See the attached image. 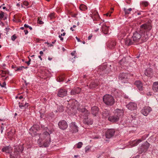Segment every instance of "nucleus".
Masks as SVG:
<instances>
[{"label":"nucleus","instance_id":"1","mask_svg":"<svg viewBox=\"0 0 158 158\" xmlns=\"http://www.w3.org/2000/svg\"><path fill=\"white\" fill-rule=\"evenodd\" d=\"M148 39L147 34L143 33L142 31L138 30L133 33L132 36L131 38L127 37L124 40L125 45L130 46L135 44V43H142L146 41Z\"/></svg>","mask_w":158,"mask_h":158},{"label":"nucleus","instance_id":"2","mask_svg":"<svg viewBox=\"0 0 158 158\" xmlns=\"http://www.w3.org/2000/svg\"><path fill=\"white\" fill-rule=\"evenodd\" d=\"M114 113L113 115L110 116L108 118V120L112 123L118 121L120 117L123 116V111L122 110L117 109L114 110Z\"/></svg>","mask_w":158,"mask_h":158},{"label":"nucleus","instance_id":"3","mask_svg":"<svg viewBox=\"0 0 158 158\" xmlns=\"http://www.w3.org/2000/svg\"><path fill=\"white\" fill-rule=\"evenodd\" d=\"M103 101L106 105L108 106H111L115 103L114 97L109 94H106L103 96Z\"/></svg>","mask_w":158,"mask_h":158},{"label":"nucleus","instance_id":"4","mask_svg":"<svg viewBox=\"0 0 158 158\" xmlns=\"http://www.w3.org/2000/svg\"><path fill=\"white\" fill-rule=\"evenodd\" d=\"M113 65H110V67L107 68L106 65L101 66L99 67V68L98 70V72L100 75H103L104 74H108L111 71V67Z\"/></svg>","mask_w":158,"mask_h":158},{"label":"nucleus","instance_id":"5","mask_svg":"<svg viewBox=\"0 0 158 158\" xmlns=\"http://www.w3.org/2000/svg\"><path fill=\"white\" fill-rule=\"evenodd\" d=\"M152 28V26L150 23H144L140 26V30L143 33H147V32L150 31Z\"/></svg>","mask_w":158,"mask_h":158},{"label":"nucleus","instance_id":"6","mask_svg":"<svg viewBox=\"0 0 158 158\" xmlns=\"http://www.w3.org/2000/svg\"><path fill=\"white\" fill-rule=\"evenodd\" d=\"M23 150V145H17L15 146L14 155L15 156H17L18 155L22 152Z\"/></svg>","mask_w":158,"mask_h":158},{"label":"nucleus","instance_id":"7","mask_svg":"<svg viewBox=\"0 0 158 158\" xmlns=\"http://www.w3.org/2000/svg\"><path fill=\"white\" fill-rule=\"evenodd\" d=\"M150 146V144L147 142H145L143 145H142L138 149L139 153L141 154L146 151Z\"/></svg>","mask_w":158,"mask_h":158},{"label":"nucleus","instance_id":"8","mask_svg":"<svg viewBox=\"0 0 158 158\" xmlns=\"http://www.w3.org/2000/svg\"><path fill=\"white\" fill-rule=\"evenodd\" d=\"M152 110V109L149 106L144 107L141 110V112L144 116H147Z\"/></svg>","mask_w":158,"mask_h":158},{"label":"nucleus","instance_id":"9","mask_svg":"<svg viewBox=\"0 0 158 158\" xmlns=\"http://www.w3.org/2000/svg\"><path fill=\"white\" fill-rule=\"evenodd\" d=\"M77 108V110L79 112L84 113L85 117H88V116L90 114V112L85 108H81V106L78 107Z\"/></svg>","mask_w":158,"mask_h":158},{"label":"nucleus","instance_id":"10","mask_svg":"<svg viewBox=\"0 0 158 158\" xmlns=\"http://www.w3.org/2000/svg\"><path fill=\"white\" fill-rule=\"evenodd\" d=\"M58 125L59 128L63 130L66 129L68 126L67 123L64 120H62L59 122Z\"/></svg>","mask_w":158,"mask_h":158},{"label":"nucleus","instance_id":"11","mask_svg":"<svg viewBox=\"0 0 158 158\" xmlns=\"http://www.w3.org/2000/svg\"><path fill=\"white\" fill-rule=\"evenodd\" d=\"M39 129V126L38 125H34L29 129V133L32 135H36L37 131Z\"/></svg>","mask_w":158,"mask_h":158},{"label":"nucleus","instance_id":"12","mask_svg":"<svg viewBox=\"0 0 158 158\" xmlns=\"http://www.w3.org/2000/svg\"><path fill=\"white\" fill-rule=\"evenodd\" d=\"M115 131L113 129L108 130L106 133V136L107 138L110 139L113 137Z\"/></svg>","mask_w":158,"mask_h":158},{"label":"nucleus","instance_id":"13","mask_svg":"<svg viewBox=\"0 0 158 158\" xmlns=\"http://www.w3.org/2000/svg\"><path fill=\"white\" fill-rule=\"evenodd\" d=\"M126 107L131 110H134L137 108V106L135 103L130 102L127 105Z\"/></svg>","mask_w":158,"mask_h":158},{"label":"nucleus","instance_id":"14","mask_svg":"<svg viewBox=\"0 0 158 158\" xmlns=\"http://www.w3.org/2000/svg\"><path fill=\"white\" fill-rule=\"evenodd\" d=\"M70 130L73 133H76L78 131V127L76 125L75 123H71V129Z\"/></svg>","mask_w":158,"mask_h":158},{"label":"nucleus","instance_id":"15","mask_svg":"<svg viewBox=\"0 0 158 158\" xmlns=\"http://www.w3.org/2000/svg\"><path fill=\"white\" fill-rule=\"evenodd\" d=\"M127 77L128 74H127L126 73H123L119 74L118 76V78L121 80H125V81H123L124 83H125V81H127Z\"/></svg>","mask_w":158,"mask_h":158},{"label":"nucleus","instance_id":"16","mask_svg":"<svg viewBox=\"0 0 158 158\" xmlns=\"http://www.w3.org/2000/svg\"><path fill=\"white\" fill-rule=\"evenodd\" d=\"M99 109L96 106H94L91 108V113L94 116L98 115V113Z\"/></svg>","mask_w":158,"mask_h":158},{"label":"nucleus","instance_id":"17","mask_svg":"<svg viewBox=\"0 0 158 158\" xmlns=\"http://www.w3.org/2000/svg\"><path fill=\"white\" fill-rule=\"evenodd\" d=\"M83 123L87 125H92L93 123V121L92 119L89 118L88 117H85L83 120Z\"/></svg>","mask_w":158,"mask_h":158},{"label":"nucleus","instance_id":"18","mask_svg":"<svg viewBox=\"0 0 158 158\" xmlns=\"http://www.w3.org/2000/svg\"><path fill=\"white\" fill-rule=\"evenodd\" d=\"M67 91L64 89H60L58 91L57 95L60 97L63 98L67 95Z\"/></svg>","mask_w":158,"mask_h":158},{"label":"nucleus","instance_id":"19","mask_svg":"<svg viewBox=\"0 0 158 158\" xmlns=\"http://www.w3.org/2000/svg\"><path fill=\"white\" fill-rule=\"evenodd\" d=\"M135 84L139 90L141 91L143 90V85L140 81L139 80L136 81L135 82Z\"/></svg>","mask_w":158,"mask_h":158},{"label":"nucleus","instance_id":"20","mask_svg":"<svg viewBox=\"0 0 158 158\" xmlns=\"http://www.w3.org/2000/svg\"><path fill=\"white\" fill-rule=\"evenodd\" d=\"M144 73L146 76L151 77L153 75L152 69L151 68H148L146 69Z\"/></svg>","mask_w":158,"mask_h":158},{"label":"nucleus","instance_id":"21","mask_svg":"<svg viewBox=\"0 0 158 158\" xmlns=\"http://www.w3.org/2000/svg\"><path fill=\"white\" fill-rule=\"evenodd\" d=\"M48 135L49 136V133L47 131L44 132V133H43L42 135L40 134V138L38 140V143L40 144H41L42 142L41 141L40 139H41L42 138V136H44V138H45L46 136Z\"/></svg>","mask_w":158,"mask_h":158},{"label":"nucleus","instance_id":"22","mask_svg":"<svg viewBox=\"0 0 158 158\" xmlns=\"http://www.w3.org/2000/svg\"><path fill=\"white\" fill-rule=\"evenodd\" d=\"M81 91V88L79 87H76L71 90V94L72 95H74L77 94H78L80 93Z\"/></svg>","mask_w":158,"mask_h":158},{"label":"nucleus","instance_id":"23","mask_svg":"<svg viewBox=\"0 0 158 158\" xmlns=\"http://www.w3.org/2000/svg\"><path fill=\"white\" fill-rule=\"evenodd\" d=\"M141 142V139H137L132 141L130 142V145L131 147H134L137 145L139 143Z\"/></svg>","mask_w":158,"mask_h":158},{"label":"nucleus","instance_id":"24","mask_svg":"<svg viewBox=\"0 0 158 158\" xmlns=\"http://www.w3.org/2000/svg\"><path fill=\"white\" fill-rule=\"evenodd\" d=\"M152 89L155 92H158V81L153 82L152 85Z\"/></svg>","mask_w":158,"mask_h":158},{"label":"nucleus","instance_id":"25","mask_svg":"<svg viewBox=\"0 0 158 158\" xmlns=\"http://www.w3.org/2000/svg\"><path fill=\"white\" fill-rule=\"evenodd\" d=\"M109 27L106 26V24H104L102 26V31L105 34L108 33Z\"/></svg>","mask_w":158,"mask_h":158},{"label":"nucleus","instance_id":"26","mask_svg":"<svg viewBox=\"0 0 158 158\" xmlns=\"http://www.w3.org/2000/svg\"><path fill=\"white\" fill-rule=\"evenodd\" d=\"M11 149V147L10 146H6L3 147L2 149V151L6 153H10Z\"/></svg>","mask_w":158,"mask_h":158},{"label":"nucleus","instance_id":"27","mask_svg":"<svg viewBox=\"0 0 158 158\" xmlns=\"http://www.w3.org/2000/svg\"><path fill=\"white\" fill-rule=\"evenodd\" d=\"M116 44V42L114 41H112L108 44V47L110 49H112L114 48Z\"/></svg>","mask_w":158,"mask_h":158},{"label":"nucleus","instance_id":"28","mask_svg":"<svg viewBox=\"0 0 158 158\" xmlns=\"http://www.w3.org/2000/svg\"><path fill=\"white\" fill-rule=\"evenodd\" d=\"M92 17V19L94 20H97L99 18V16L97 12H95L93 14Z\"/></svg>","mask_w":158,"mask_h":158},{"label":"nucleus","instance_id":"29","mask_svg":"<svg viewBox=\"0 0 158 158\" xmlns=\"http://www.w3.org/2000/svg\"><path fill=\"white\" fill-rule=\"evenodd\" d=\"M98 84L96 83L94 81H92L89 85V88L92 89L97 87Z\"/></svg>","mask_w":158,"mask_h":158},{"label":"nucleus","instance_id":"30","mask_svg":"<svg viewBox=\"0 0 158 158\" xmlns=\"http://www.w3.org/2000/svg\"><path fill=\"white\" fill-rule=\"evenodd\" d=\"M132 9L131 8H129L128 9H127L125 8H123V11L124 12L125 15H128L131 14V12L132 11Z\"/></svg>","mask_w":158,"mask_h":158},{"label":"nucleus","instance_id":"31","mask_svg":"<svg viewBox=\"0 0 158 158\" xmlns=\"http://www.w3.org/2000/svg\"><path fill=\"white\" fill-rule=\"evenodd\" d=\"M79 8L80 10L82 11H85L87 9L86 6L83 4H81L80 5Z\"/></svg>","mask_w":158,"mask_h":158},{"label":"nucleus","instance_id":"32","mask_svg":"<svg viewBox=\"0 0 158 158\" xmlns=\"http://www.w3.org/2000/svg\"><path fill=\"white\" fill-rule=\"evenodd\" d=\"M102 115L103 118H106L109 115V113L108 111H105L103 112Z\"/></svg>","mask_w":158,"mask_h":158},{"label":"nucleus","instance_id":"33","mask_svg":"<svg viewBox=\"0 0 158 158\" xmlns=\"http://www.w3.org/2000/svg\"><path fill=\"white\" fill-rule=\"evenodd\" d=\"M50 141L51 139H50L49 141H46L45 142H44L43 144L44 147H48L50 144Z\"/></svg>","mask_w":158,"mask_h":158},{"label":"nucleus","instance_id":"34","mask_svg":"<svg viewBox=\"0 0 158 158\" xmlns=\"http://www.w3.org/2000/svg\"><path fill=\"white\" fill-rule=\"evenodd\" d=\"M64 108L63 106H59L58 108V110L60 112H62L64 110Z\"/></svg>","mask_w":158,"mask_h":158},{"label":"nucleus","instance_id":"35","mask_svg":"<svg viewBox=\"0 0 158 158\" xmlns=\"http://www.w3.org/2000/svg\"><path fill=\"white\" fill-rule=\"evenodd\" d=\"M27 106V107L28 106V103H25V105H23V104L22 103H19V106L21 108H22L23 107L25 106Z\"/></svg>","mask_w":158,"mask_h":158},{"label":"nucleus","instance_id":"36","mask_svg":"<svg viewBox=\"0 0 158 158\" xmlns=\"http://www.w3.org/2000/svg\"><path fill=\"white\" fill-rule=\"evenodd\" d=\"M5 13L2 11H0V18L1 19L4 18Z\"/></svg>","mask_w":158,"mask_h":158},{"label":"nucleus","instance_id":"37","mask_svg":"<svg viewBox=\"0 0 158 158\" xmlns=\"http://www.w3.org/2000/svg\"><path fill=\"white\" fill-rule=\"evenodd\" d=\"M83 145V143L81 142H79L77 144V148H81Z\"/></svg>","mask_w":158,"mask_h":158},{"label":"nucleus","instance_id":"38","mask_svg":"<svg viewBox=\"0 0 158 158\" xmlns=\"http://www.w3.org/2000/svg\"><path fill=\"white\" fill-rule=\"evenodd\" d=\"M24 68V67L23 66H22L21 67H18L17 68V69L16 70V71H21L22 70H23V68Z\"/></svg>","mask_w":158,"mask_h":158},{"label":"nucleus","instance_id":"39","mask_svg":"<svg viewBox=\"0 0 158 158\" xmlns=\"http://www.w3.org/2000/svg\"><path fill=\"white\" fill-rule=\"evenodd\" d=\"M142 4L145 6V7L147 6L148 5V2H142Z\"/></svg>","mask_w":158,"mask_h":158},{"label":"nucleus","instance_id":"40","mask_svg":"<svg viewBox=\"0 0 158 158\" xmlns=\"http://www.w3.org/2000/svg\"><path fill=\"white\" fill-rule=\"evenodd\" d=\"M111 11L110 12H109L106 14L105 15H106L107 16H110L111 15V14L112 13L114 10L113 8H112L111 9Z\"/></svg>","mask_w":158,"mask_h":158},{"label":"nucleus","instance_id":"41","mask_svg":"<svg viewBox=\"0 0 158 158\" xmlns=\"http://www.w3.org/2000/svg\"><path fill=\"white\" fill-rule=\"evenodd\" d=\"M130 118L131 120L134 119L135 118V114H131Z\"/></svg>","mask_w":158,"mask_h":158},{"label":"nucleus","instance_id":"42","mask_svg":"<svg viewBox=\"0 0 158 158\" xmlns=\"http://www.w3.org/2000/svg\"><path fill=\"white\" fill-rule=\"evenodd\" d=\"M90 147L89 146H86L85 148V152H88L89 151V150H90Z\"/></svg>","mask_w":158,"mask_h":158},{"label":"nucleus","instance_id":"43","mask_svg":"<svg viewBox=\"0 0 158 158\" xmlns=\"http://www.w3.org/2000/svg\"><path fill=\"white\" fill-rule=\"evenodd\" d=\"M57 80L59 82H62L64 81V79L63 77H60L57 79Z\"/></svg>","mask_w":158,"mask_h":158},{"label":"nucleus","instance_id":"44","mask_svg":"<svg viewBox=\"0 0 158 158\" xmlns=\"http://www.w3.org/2000/svg\"><path fill=\"white\" fill-rule=\"evenodd\" d=\"M17 37L14 34L11 37V40L13 41H15Z\"/></svg>","mask_w":158,"mask_h":158},{"label":"nucleus","instance_id":"45","mask_svg":"<svg viewBox=\"0 0 158 158\" xmlns=\"http://www.w3.org/2000/svg\"><path fill=\"white\" fill-rule=\"evenodd\" d=\"M147 137V136L146 135H144L143 136H142L141 139H140L141 140V141H143V140H145L146 138Z\"/></svg>","mask_w":158,"mask_h":158},{"label":"nucleus","instance_id":"46","mask_svg":"<svg viewBox=\"0 0 158 158\" xmlns=\"http://www.w3.org/2000/svg\"><path fill=\"white\" fill-rule=\"evenodd\" d=\"M23 4L26 6H27L28 4V2L26 1H24L23 2Z\"/></svg>","mask_w":158,"mask_h":158},{"label":"nucleus","instance_id":"47","mask_svg":"<svg viewBox=\"0 0 158 158\" xmlns=\"http://www.w3.org/2000/svg\"><path fill=\"white\" fill-rule=\"evenodd\" d=\"M49 16L50 19H52L54 17V14L53 13H51L49 15Z\"/></svg>","mask_w":158,"mask_h":158},{"label":"nucleus","instance_id":"48","mask_svg":"<svg viewBox=\"0 0 158 158\" xmlns=\"http://www.w3.org/2000/svg\"><path fill=\"white\" fill-rule=\"evenodd\" d=\"M38 22L40 24H42L43 23V22L41 20H40L39 19L38 20Z\"/></svg>","mask_w":158,"mask_h":158},{"label":"nucleus","instance_id":"49","mask_svg":"<svg viewBox=\"0 0 158 158\" xmlns=\"http://www.w3.org/2000/svg\"><path fill=\"white\" fill-rule=\"evenodd\" d=\"M62 36L60 35H59L58 36L60 38V40L61 41H63L64 40L63 38L61 37Z\"/></svg>","mask_w":158,"mask_h":158},{"label":"nucleus","instance_id":"50","mask_svg":"<svg viewBox=\"0 0 158 158\" xmlns=\"http://www.w3.org/2000/svg\"><path fill=\"white\" fill-rule=\"evenodd\" d=\"M6 85V83L5 82H4L3 83L2 85H1V87H4V86Z\"/></svg>","mask_w":158,"mask_h":158},{"label":"nucleus","instance_id":"51","mask_svg":"<svg viewBox=\"0 0 158 158\" xmlns=\"http://www.w3.org/2000/svg\"><path fill=\"white\" fill-rule=\"evenodd\" d=\"M10 158H15V157H17V156H15V155H14L13 156L12 155L10 154Z\"/></svg>","mask_w":158,"mask_h":158},{"label":"nucleus","instance_id":"52","mask_svg":"<svg viewBox=\"0 0 158 158\" xmlns=\"http://www.w3.org/2000/svg\"><path fill=\"white\" fill-rule=\"evenodd\" d=\"M2 74H6L7 73V72L6 71H2Z\"/></svg>","mask_w":158,"mask_h":158},{"label":"nucleus","instance_id":"53","mask_svg":"<svg viewBox=\"0 0 158 158\" xmlns=\"http://www.w3.org/2000/svg\"><path fill=\"white\" fill-rule=\"evenodd\" d=\"M25 63L27 64L28 65H29L30 64V62L29 61H26Z\"/></svg>","mask_w":158,"mask_h":158},{"label":"nucleus","instance_id":"54","mask_svg":"<svg viewBox=\"0 0 158 158\" xmlns=\"http://www.w3.org/2000/svg\"><path fill=\"white\" fill-rule=\"evenodd\" d=\"M24 31L25 32V35L27 34V33H28V31L27 30H24Z\"/></svg>","mask_w":158,"mask_h":158},{"label":"nucleus","instance_id":"55","mask_svg":"<svg viewBox=\"0 0 158 158\" xmlns=\"http://www.w3.org/2000/svg\"><path fill=\"white\" fill-rule=\"evenodd\" d=\"M139 158V156L138 155L136 156L135 157H132V158Z\"/></svg>","mask_w":158,"mask_h":158},{"label":"nucleus","instance_id":"56","mask_svg":"<svg viewBox=\"0 0 158 158\" xmlns=\"http://www.w3.org/2000/svg\"><path fill=\"white\" fill-rule=\"evenodd\" d=\"M29 26L26 24H25L24 25V27L26 28H28Z\"/></svg>","mask_w":158,"mask_h":158},{"label":"nucleus","instance_id":"57","mask_svg":"<svg viewBox=\"0 0 158 158\" xmlns=\"http://www.w3.org/2000/svg\"><path fill=\"white\" fill-rule=\"evenodd\" d=\"M76 38L77 40L78 41V42L81 41L80 39L79 38H78V37L77 36H76Z\"/></svg>","mask_w":158,"mask_h":158},{"label":"nucleus","instance_id":"58","mask_svg":"<svg viewBox=\"0 0 158 158\" xmlns=\"http://www.w3.org/2000/svg\"><path fill=\"white\" fill-rule=\"evenodd\" d=\"M66 34V33L65 32H64L62 34H61L60 35L61 36H64Z\"/></svg>","mask_w":158,"mask_h":158},{"label":"nucleus","instance_id":"59","mask_svg":"<svg viewBox=\"0 0 158 158\" xmlns=\"http://www.w3.org/2000/svg\"><path fill=\"white\" fill-rule=\"evenodd\" d=\"M75 51H74L73 52H72L71 53V55L72 56H74V54H75Z\"/></svg>","mask_w":158,"mask_h":158},{"label":"nucleus","instance_id":"60","mask_svg":"<svg viewBox=\"0 0 158 158\" xmlns=\"http://www.w3.org/2000/svg\"><path fill=\"white\" fill-rule=\"evenodd\" d=\"M92 35H90V36H89L88 37V39L89 40L90 39H91V38L92 37Z\"/></svg>","mask_w":158,"mask_h":158},{"label":"nucleus","instance_id":"61","mask_svg":"<svg viewBox=\"0 0 158 158\" xmlns=\"http://www.w3.org/2000/svg\"><path fill=\"white\" fill-rule=\"evenodd\" d=\"M23 98V96H20L19 98V99H22Z\"/></svg>","mask_w":158,"mask_h":158},{"label":"nucleus","instance_id":"62","mask_svg":"<svg viewBox=\"0 0 158 158\" xmlns=\"http://www.w3.org/2000/svg\"><path fill=\"white\" fill-rule=\"evenodd\" d=\"M40 55H42L43 54V52L42 51H41L40 52Z\"/></svg>","mask_w":158,"mask_h":158},{"label":"nucleus","instance_id":"63","mask_svg":"<svg viewBox=\"0 0 158 158\" xmlns=\"http://www.w3.org/2000/svg\"><path fill=\"white\" fill-rule=\"evenodd\" d=\"M130 2H131V1H127L126 2H127V3L128 4H130Z\"/></svg>","mask_w":158,"mask_h":158},{"label":"nucleus","instance_id":"64","mask_svg":"<svg viewBox=\"0 0 158 158\" xmlns=\"http://www.w3.org/2000/svg\"><path fill=\"white\" fill-rule=\"evenodd\" d=\"M52 58H50V57H49L48 58V60H52Z\"/></svg>","mask_w":158,"mask_h":158}]
</instances>
